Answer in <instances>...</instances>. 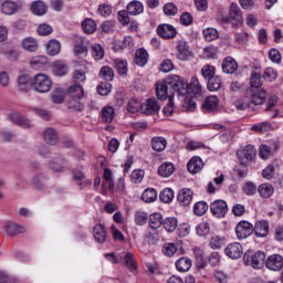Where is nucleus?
Here are the masks:
<instances>
[{"instance_id": "obj_1", "label": "nucleus", "mask_w": 283, "mask_h": 283, "mask_svg": "<svg viewBox=\"0 0 283 283\" xmlns=\"http://www.w3.org/2000/svg\"><path fill=\"white\" fill-rule=\"evenodd\" d=\"M167 85L172 90L171 96H178L181 101L184 112H193L196 109V102L189 97V82L179 75H170L166 78Z\"/></svg>"}, {"instance_id": "obj_2", "label": "nucleus", "mask_w": 283, "mask_h": 283, "mask_svg": "<svg viewBox=\"0 0 283 283\" xmlns=\"http://www.w3.org/2000/svg\"><path fill=\"white\" fill-rule=\"evenodd\" d=\"M262 85V75L256 72H252L250 77V88L245 91L247 98H251L253 105H263L266 101V91L260 88Z\"/></svg>"}, {"instance_id": "obj_3", "label": "nucleus", "mask_w": 283, "mask_h": 283, "mask_svg": "<svg viewBox=\"0 0 283 283\" xmlns=\"http://www.w3.org/2000/svg\"><path fill=\"white\" fill-rule=\"evenodd\" d=\"M30 87L39 94H48L52 90V80L43 73H38L30 81Z\"/></svg>"}, {"instance_id": "obj_4", "label": "nucleus", "mask_w": 283, "mask_h": 283, "mask_svg": "<svg viewBox=\"0 0 283 283\" xmlns=\"http://www.w3.org/2000/svg\"><path fill=\"white\" fill-rule=\"evenodd\" d=\"M126 10L119 11L117 17H118V21L119 23H122V25H129V14L132 17H136L138 14H143V2L140 1H132L130 3H128V6L126 7Z\"/></svg>"}, {"instance_id": "obj_5", "label": "nucleus", "mask_w": 283, "mask_h": 283, "mask_svg": "<svg viewBox=\"0 0 283 283\" xmlns=\"http://www.w3.org/2000/svg\"><path fill=\"white\" fill-rule=\"evenodd\" d=\"M266 260V253L262 251L247 250L243 255V264L252 269H262Z\"/></svg>"}, {"instance_id": "obj_6", "label": "nucleus", "mask_w": 283, "mask_h": 283, "mask_svg": "<svg viewBox=\"0 0 283 283\" xmlns=\"http://www.w3.org/2000/svg\"><path fill=\"white\" fill-rule=\"evenodd\" d=\"M210 211L214 218H224L229 213V206L227 201L218 199L210 203Z\"/></svg>"}, {"instance_id": "obj_7", "label": "nucleus", "mask_w": 283, "mask_h": 283, "mask_svg": "<svg viewBox=\"0 0 283 283\" xmlns=\"http://www.w3.org/2000/svg\"><path fill=\"white\" fill-rule=\"evenodd\" d=\"M253 233V224L249 221H240L235 227V234L239 240H247Z\"/></svg>"}, {"instance_id": "obj_8", "label": "nucleus", "mask_w": 283, "mask_h": 283, "mask_svg": "<svg viewBox=\"0 0 283 283\" xmlns=\"http://www.w3.org/2000/svg\"><path fill=\"white\" fill-rule=\"evenodd\" d=\"M255 147L253 145H247L242 150L237 151V156L242 165L247 167V160H253L255 158Z\"/></svg>"}, {"instance_id": "obj_9", "label": "nucleus", "mask_w": 283, "mask_h": 283, "mask_svg": "<svg viewBox=\"0 0 283 283\" xmlns=\"http://www.w3.org/2000/svg\"><path fill=\"white\" fill-rule=\"evenodd\" d=\"M229 17L233 28H240V25L244 23V19L242 18V11L240 10L238 3H232L230 6Z\"/></svg>"}, {"instance_id": "obj_10", "label": "nucleus", "mask_w": 283, "mask_h": 283, "mask_svg": "<svg viewBox=\"0 0 283 283\" xmlns=\"http://www.w3.org/2000/svg\"><path fill=\"white\" fill-rule=\"evenodd\" d=\"M224 253L231 260H240L244 255V249L239 242L230 243L224 249Z\"/></svg>"}, {"instance_id": "obj_11", "label": "nucleus", "mask_w": 283, "mask_h": 283, "mask_svg": "<svg viewBox=\"0 0 283 283\" xmlns=\"http://www.w3.org/2000/svg\"><path fill=\"white\" fill-rule=\"evenodd\" d=\"M176 51V55L179 61H189V59L192 56L191 50L189 49V43H187L185 40L178 41Z\"/></svg>"}, {"instance_id": "obj_12", "label": "nucleus", "mask_w": 283, "mask_h": 283, "mask_svg": "<svg viewBox=\"0 0 283 283\" xmlns=\"http://www.w3.org/2000/svg\"><path fill=\"white\" fill-rule=\"evenodd\" d=\"M264 264L270 271H282L283 256L280 254H272L265 260Z\"/></svg>"}, {"instance_id": "obj_13", "label": "nucleus", "mask_w": 283, "mask_h": 283, "mask_svg": "<svg viewBox=\"0 0 283 283\" xmlns=\"http://www.w3.org/2000/svg\"><path fill=\"white\" fill-rule=\"evenodd\" d=\"M171 90L169 84H167V80L164 83H157L156 85V96L159 101H167V98H169V101L174 97V95H171Z\"/></svg>"}, {"instance_id": "obj_14", "label": "nucleus", "mask_w": 283, "mask_h": 283, "mask_svg": "<svg viewBox=\"0 0 283 283\" xmlns=\"http://www.w3.org/2000/svg\"><path fill=\"white\" fill-rule=\"evenodd\" d=\"M191 200H193V190L189 188H184L179 190L177 195V201L181 207H189L191 205Z\"/></svg>"}, {"instance_id": "obj_15", "label": "nucleus", "mask_w": 283, "mask_h": 283, "mask_svg": "<svg viewBox=\"0 0 283 283\" xmlns=\"http://www.w3.org/2000/svg\"><path fill=\"white\" fill-rule=\"evenodd\" d=\"M280 149V144L277 142H271L269 145H262L259 150V156L262 160H268L273 151Z\"/></svg>"}, {"instance_id": "obj_16", "label": "nucleus", "mask_w": 283, "mask_h": 283, "mask_svg": "<svg viewBox=\"0 0 283 283\" xmlns=\"http://www.w3.org/2000/svg\"><path fill=\"white\" fill-rule=\"evenodd\" d=\"M8 118L9 120H11V123H14V125H19L24 129H30V127H32V123L30 122V119L25 118L20 113L13 112L8 115Z\"/></svg>"}, {"instance_id": "obj_17", "label": "nucleus", "mask_w": 283, "mask_h": 283, "mask_svg": "<svg viewBox=\"0 0 283 283\" xmlns=\"http://www.w3.org/2000/svg\"><path fill=\"white\" fill-rule=\"evenodd\" d=\"M160 112V104H158V101L148 98L143 105H142V113L146 114L147 116L151 114H158Z\"/></svg>"}, {"instance_id": "obj_18", "label": "nucleus", "mask_w": 283, "mask_h": 283, "mask_svg": "<svg viewBox=\"0 0 283 283\" xmlns=\"http://www.w3.org/2000/svg\"><path fill=\"white\" fill-rule=\"evenodd\" d=\"M157 34L161 39H174L178 34V31L171 24H161L157 27Z\"/></svg>"}, {"instance_id": "obj_19", "label": "nucleus", "mask_w": 283, "mask_h": 283, "mask_svg": "<svg viewBox=\"0 0 283 283\" xmlns=\"http://www.w3.org/2000/svg\"><path fill=\"white\" fill-rule=\"evenodd\" d=\"M93 235L98 244H105V242H107V231L102 223L95 224L93 228Z\"/></svg>"}, {"instance_id": "obj_20", "label": "nucleus", "mask_w": 283, "mask_h": 283, "mask_svg": "<svg viewBox=\"0 0 283 283\" xmlns=\"http://www.w3.org/2000/svg\"><path fill=\"white\" fill-rule=\"evenodd\" d=\"M202 167H205V161L198 156L192 157L187 165L189 174H198L202 171Z\"/></svg>"}, {"instance_id": "obj_21", "label": "nucleus", "mask_w": 283, "mask_h": 283, "mask_svg": "<svg viewBox=\"0 0 283 283\" xmlns=\"http://www.w3.org/2000/svg\"><path fill=\"white\" fill-rule=\"evenodd\" d=\"M43 140L48 145H57L59 144V133L55 128L49 127L43 132Z\"/></svg>"}, {"instance_id": "obj_22", "label": "nucleus", "mask_w": 283, "mask_h": 283, "mask_svg": "<svg viewBox=\"0 0 283 283\" xmlns=\"http://www.w3.org/2000/svg\"><path fill=\"white\" fill-rule=\"evenodd\" d=\"M238 71V62H235V59L228 56L222 61V72L224 74H235Z\"/></svg>"}, {"instance_id": "obj_23", "label": "nucleus", "mask_w": 283, "mask_h": 283, "mask_svg": "<svg viewBox=\"0 0 283 283\" xmlns=\"http://www.w3.org/2000/svg\"><path fill=\"white\" fill-rule=\"evenodd\" d=\"M73 180L80 187V189H85L92 185V180L86 179L85 174L81 170L73 171Z\"/></svg>"}, {"instance_id": "obj_24", "label": "nucleus", "mask_w": 283, "mask_h": 283, "mask_svg": "<svg viewBox=\"0 0 283 283\" xmlns=\"http://www.w3.org/2000/svg\"><path fill=\"white\" fill-rule=\"evenodd\" d=\"M30 10L35 17H43V14L48 13V4L41 0H36L31 3Z\"/></svg>"}, {"instance_id": "obj_25", "label": "nucleus", "mask_w": 283, "mask_h": 283, "mask_svg": "<svg viewBox=\"0 0 283 283\" xmlns=\"http://www.w3.org/2000/svg\"><path fill=\"white\" fill-rule=\"evenodd\" d=\"M45 50L49 56H56L61 54V42L56 39H52L45 44Z\"/></svg>"}, {"instance_id": "obj_26", "label": "nucleus", "mask_w": 283, "mask_h": 283, "mask_svg": "<svg viewBox=\"0 0 283 283\" xmlns=\"http://www.w3.org/2000/svg\"><path fill=\"white\" fill-rule=\"evenodd\" d=\"M4 229L8 235H19V233H25L27 229L23 226H19L12 221H8L4 224Z\"/></svg>"}, {"instance_id": "obj_27", "label": "nucleus", "mask_w": 283, "mask_h": 283, "mask_svg": "<svg viewBox=\"0 0 283 283\" xmlns=\"http://www.w3.org/2000/svg\"><path fill=\"white\" fill-rule=\"evenodd\" d=\"M253 232L256 238H266L269 235V222L259 221L253 228Z\"/></svg>"}, {"instance_id": "obj_28", "label": "nucleus", "mask_w": 283, "mask_h": 283, "mask_svg": "<svg viewBox=\"0 0 283 283\" xmlns=\"http://www.w3.org/2000/svg\"><path fill=\"white\" fill-rule=\"evenodd\" d=\"M192 262L191 259L187 256H181L176 261L175 266L179 273H187L191 269Z\"/></svg>"}, {"instance_id": "obj_29", "label": "nucleus", "mask_w": 283, "mask_h": 283, "mask_svg": "<svg viewBox=\"0 0 283 283\" xmlns=\"http://www.w3.org/2000/svg\"><path fill=\"white\" fill-rule=\"evenodd\" d=\"M20 8V4L18 2L11 1V0H7L2 3L1 6V12H3V14H14V12H17Z\"/></svg>"}, {"instance_id": "obj_30", "label": "nucleus", "mask_w": 283, "mask_h": 283, "mask_svg": "<svg viewBox=\"0 0 283 283\" xmlns=\"http://www.w3.org/2000/svg\"><path fill=\"white\" fill-rule=\"evenodd\" d=\"M148 224L150 229L156 230L163 227V214L160 212H154L148 218Z\"/></svg>"}, {"instance_id": "obj_31", "label": "nucleus", "mask_w": 283, "mask_h": 283, "mask_svg": "<svg viewBox=\"0 0 283 283\" xmlns=\"http://www.w3.org/2000/svg\"><path fill=\"white\" fill-rule=\"evenodd\" d=\"M163 253L164 255H167V258H172L176 253H179L180 255L185 253V251H182V249L179 250L176 243H165L163 247Z\"/></svg>"}, {"instance_id": "obj_32", "label": "nucleus", "mask_w": 283, "mask_h": 283, "mask_svg": "<svg viewBox=\"0 0 283 283\" xmlns=\"http://www.w3.org/2000/svg\"><path fill=\"white\" fill-rule=\"evenodd\" d=\"M258 192L261 198L268 199L273 196V193L275 192V188H273V185L271 184H261L258 188Z\"/></svg>"}, {"instance_id": "obj_33", "label": "nucleus", "mask_w": 283, "mask_h": 283, "mask_svg": "<svg viewBox=\"0 0 283 283\" xmlns=\"http://www.w3.org/2000/svg\"><path fill=\"white\" fill-rule=\"evenodd\" d=\"M176 171V167L171 163H164L158 168V174L161 178H169Z\"/></svg>"}, {"instance_id": "obj_34", "label": "nucleus", "mask_w": 283, "mask_h": 283, "mask_svg": "<svg viewBox=\"0 0 283 283\" xmlns=\"http://www.w3.org/2000/svg\"><path fill=\"white\" fill-rule=\"evenodd\" d=\"M207 88L209 92H218L222 90V77L214 75L212 78L207 81Z\"/></svg>"}, {"instance_id": "obj_35", "label": "nucleus", "mask_w": 283, "mask_h": 283, "mask_svg": "<svg viewBox=\"0 0 283 283\" xmlns=\"http://www.w3.org/2000/svg\"><path fill=\"white\" fill-rule=\"evenodd\" d=\"M67 94H70L71 98L81 99L85 96V91L80 84H74L69 87Z\"/></svg>"}, {"instance_id": "obj_36", "label": "nucleus", "mask_w": 283, "mask_h": 283, "mask_svg": "<svg viewBox=\"0 0 283 283\" xmlns=\"http://www.w3.org/2000/svg\"><path fill=\"white\" fill-rule=\"evenodd\" d=\"M219 103H220V99L218 98V96L216 95L208 96L202 105V108L205 109V112H213V109L218 107Z\"/></svg>"}, {"instance_id": "obj_37", "label": "nucleus", "mask_w": 283, "mask_h": 283, "mask_svg": "<svg viewBox=\"0 0 283 283\" xmlns=\"http://www.w3.org/2000/svg\"><path fill=\"white\" fill-rule=\"evenodd\" d=\"M70 72V69L67 67V64L63 61H56L53 64V73L55 76H65Z\"/></svg>"}, {"instance_id": "obj_38", "label": "nucleus", "mask_w": 283, "mask_h": 283, "mask_svg": "<svg viewBox=\"0 0 283 283\" xmlns=\"http://www.w3.org/2000/svg\"><path fill=\"white\" fill-rule=\"evenodd\" d=\"M22 48L27 52H36L39 50V42L34 38H25L22 40Z\"/></svg>"}, {"instance_id": "obj_39", "label": "nucleus", "mask_w": 283, "mask_h": 283, "mask_svg": "<svg viewBox=\"0 0 283 283\" xmlns=\"http://www.w3.org/2000/svg\"><path fill=\"white\" fill-rule=\"evenodd\" d=\"M147 61H149V53H147V51L145 49H139L136 52L135 55V62L137 65H139L140 67L147 65Z\"/></svg>"}, {"instance_id": "obj_40", "label": "nucleus", "mask_w": 283, "mask_h": 283, "mask_svg": "<svg viewBox=\"0 0 283 283\" xmlns=\"http://www.w3.org/2000/svg\"><path fill=\"white\" fill-rule=\"evenodd\" d=\"M48 63V57L45 55H38L30 60V65L32 70H43V66Z\"/></svg>"}, {"instance_id": "obj_41", "label": "nucleus", "mask_w": 283, "mask_h": 283, "mask_svg": "<svg viewBox=\"0 0 283 283\" xmlns=\"http://www.w3.org/2000/svg\"><path fill=\"white\" fill-rule=\"evenodd\" d=\"M82 30L85 34H94L96 32V22L92 18L82 21Z\"/></svg>"}, {"instance_id": "obj_42", "label": "nucleus", "mask_w": 283, "mask_h": 283, "mask_svg": "<svg viewBox=\"0 0 283 283\" xmlns=\"http://www.w3.org/2000/svg\"><path fill=\"white\" fill-rule=\"evenodd\" d=\"M163 227L168 233H174L175 229H178V219L174 217H168L165 220H163Z\"/></svg>"}, {"instance_id": "obj_43", "label": "nucleus", "mask_w": 283, "mask_h": 283, "mask_svg": "<svg viewBox=\"0 0 283 283\" xmlns=\"http://www.w3.org/2000/svg\"><path fill=\"white\" fill-rule=\"evenodd\" d=\"M151 147L154 151H165L167 147V139L164 137H154L151 139Z\"/></svg>"}, {"instance_id": "obj_44", "label": "nucleus", "mask_w": 283, "mask_h": 283, "mask_svg": "<svg viewBox=\"0 0 283 283\" xmlns=\"http://www.w3.org/2000/svg\"><path fill=\"white\" fill-rule=\"evenodd\" d=\"M114 67L117 71V73L119 74V76H127V72H128L127 61L116 59V60H114Z\"/></svg>"}, {"instance_id": "obj_45", "label": "nucleus", "mask_w": 283, "mask_h": 283, "mask_svg": "<svg viewBox=\"0 0 283 283\" xmlns=\"http://www.w3.org/2000/svg\"><path fill=\"white\" fill-rule=\"evenodd\" d=\"M92 56L96 61H103L105 59V49L98 43L92 45Z\"/></svg>"}, {"instance_id": "obj_46", "label": "nucleus", "mask_w": 283, "mask_h": 283, "mask_svg": "<svg viewBox=\"0 0 283 283\" xmlns=\"http://www.w3.org/2000/svg\"><path fill=\"white\" fill-rule=\"evenodd\" d=\"M98 76L103 81H114V70L111 66H102Z\"/></svg>"}, {"instance_id": "obj_47", "label": "nucleus", "mask_w": 283, "mask_h": 283, "mask_svg": "<svg viewBox=\"0 0 283 283\" xmlns=\"http://www.w3.org/2000/svg\"><path fill=\"white\" fill-rule=\"evenodd\" d=\"M156 198H158V192L154 188H148L142 193L144 202H155Z\"/></svg>"}, {"instance_id": "obj_48", "label": "nucleus", "mask_w": 283, "mask_h": 283, "mask_svg": "<svg viewBox=\"0 0 283 283\" xmlns=\"http://www.w3.org/2000/svg\"><path fill=\"white\" fill-rule=\"evenodd\" d=\"M115 111L112 106L102 108V120L103 123H112L114 120Z\"/></svg>"}, {"instance_id": "obj_49", "label": "nucleus", "mask_w": 283, "mask_h": 283, "mask_svg": "<svg viewBox=\"0 0 283 283\" xmlns=\"http://www.w3.org/2000/svg\"><path fill=\"white\" fill-rule=\"evenodd\" d=\"M32 81V78H30V76L28 74H22L18 77V87L20 90V92H28L29 87L28 85H30V82Z\"/></svg>"}, {"instance_id": "obj_50", "label": "nucleus", "mask_w": 283, "mask_h": 283, "mask_svg": "<svg viewBox=\"0 0 283 283\" xmlns=\"http://www.w3.org/2000/svg\"><path fill=\"white\" fill-rule=\"evenodd\" d=\"M159 200L165 205H169L174 200V190L171 188H166L159 193Z\"/></svg>"}, {"instance_id": "obj_51", "label": "nucleus", "mask_w": 283, "mask_h": 283, "mask_svg": "<svg viewBox=\"0 0 283 283\" xmlns=\"http://www.w3.org/2000/svg\"><path fill=\"white\" fill-rule=\"evenodd\" d=\"M201 76H203L205 81H209L216 76V66L213 65H205L201 69Z\"/></svg>"}, {"instance_id": "obj_52", "label": "nucleus", "mask_w": 283, "mask_h": 283, "mask_svg": "<svg viewBox=\"0 0 283 283\" xmlns=\"http://www.w3.org/2000/svg\"><path fill=\"white\" fill-rule=\"evenodd\" d=\"M51 101L52 103H55L56 105H61L65 101V93H63V90L55 88L53 93L51 94Z\"/></svg>"}, {"instance_id": "obj_53", "label": "nucleus", "mask_w": 283, "mask_h": 283, "mask_svg": "<svg viewBox=\"0 0 283 283\" xmlns=\"http://www.w3.org/2000/svg\"><path fill=\"white\" fill-rule=\"evenodd\" d=\"M209 211V205L205 201L196 202L193 206V213L196 216H205Z\"/></svg>"}, {"instance_id": "obj_54", "label": "nucleus", "mask_w": 283, "mask_h": 283, "mask_svg": "<svg viewBox=\"0 0 283 283\" xmlns=\"http://www.w3.org/2000/svg\"><path fill=\"white\" fill-rule=\"evenodd\" d=\"M193 253H195V258L198 266H200L201 269H205V266H207V259L205 258V252L198 248H195Z\"/></svg>"}, {"instance_id": "obj_55", "label": "nucleus", "mask_w": 283, "mask_h": 283, "mask_svg": "<svg viewBox=\"0 0 283 283\" xmlns=\"http://www.w3.org/2000/svg\"><path fill=\"white\" fill-rule=\"evenodd\" d=\"M251 104L253 105V103L251 102V98L247 97V95L244 98H239L234 102L237 109H240V111L249 109L251 107Z\"/></svg>"}, {"instance_id": "obj_56", "label": "nucleus", "mask_w": 283, "mask_h": 283, "mask_svg": "<svg viewBox=\"0 0 283 283\" xmlns=\"http://www.w3.org/2000/svg\"><path fill=\"white\" fill-rule=\"evenodd\" d=\"M226 244L224 238L220 235H214L210 239L209 247L210 249H222Z\"/></svg>"}, {"instance_id": "obj_57", "label": "nucleus", "mask_w": 283, "mask_h": 283, "mask_svg": "<svg viewBox=\"0 0 283 283\" xmlns=\"http://www.w3.org/2000/svg\"><path fill=\"white\" fill-rule=\"evenodd\" d=\"M36 32L40 36H50L54 32V29L48 23H42L38 27Z\"/></svg>"}, {"instance_id": "obj_58", "label": "nucleus", "mask_w": 283, "mask_h": 283, "mask_svg": "<svg viewBox=\"0 0 283 283\" xmlns=\"http://www.w3.org/2000/svg\"><path fill=\"white\" fill-rule=\"evenodd\" d=\"M34 189H38V191L43 190L45 187V177L43 175H36L32 179Z\"/></svg>"}, {"instance_id": "obj_59", "label": "nucleus", "mask_w": 283, "mask_h": 283, "mask_svg": "<svg viewBox=\"0 0 283 283\" xmlns=\"http://www.w3.org/2000/svg\"><path fill=\"white\" fill-rule=\"evenodd\" d=\"M242 189L245 196H255V193H258V187L253 184V181L245 182Z\"/></svg>"}, {"instance_id": "obj_60", "label": "nucleus", "mask_w": 283, "mask_h": 283, "mask_svg": "<svg viewBox=\"0 0 283 283\" xmlns=\"http://www.w3.org/2000/svg\"><path fill=\"white\" fill-rule=\"evenodd\" d=\"M270 129H271V123H269V122H262L260 124L252 126V132H260V134L270 132Z\"/></svg>"}, {"instance_id": "obj_61", "label": "nucleus", "mask_w": 283, "mask_h": 283, "mask_svg": "<svg viewBox=\"0 0 283 283\" xmlns=\"http://www.w3.org/2000/svg\"><path fill=\"white\" fill-rule=\"evenodd\" d=\"M135 222L136 224H138V227H143L144 224H147V212L137 211L135 213Z\"/></svg>"}, {"instance_id": "obj_62", "label": "nucleus", "mask_w": 283, "mask_h": 283, "mask_svg": "<svg viewBox=\"0 0 283 283\" xmlns=\"http://www.w3.org/2000/svg\"><path fill=\"white\" fill-rule=\"evenodd\" d=\"M263 78H265V81H270V83L275 81V78H277V71H275V69L272 67L265 69L263 73Z\"/></svg>"}, {"instance_id": "obj_63", "label": "nucleus", "mask_w": 283, "mask_h": 283, "mask_svg": "<svg viewBox=\"0 0 283 283\" xmlns=\"http://www.w3.org/2000/svg\"><path fill=\"white\" fill-rule=\"evenodd\" d=\"M203 36L206 41H214V39H218V30L213 28H208L203 30Z\"/></svg>"}, {"instance_id": "obj_64", "label": "nucleus", "mask_w": 283, "mask_h": 283, "mask_svg": "<svg viewBox=\"0 0 283 283\" xmlns=\"http://www.w3.org/2000/svg\"><path fill=\"white\" fill-rule=\"evenodd\" d=\"M50 169H52L55 172L63 171L65 169V159H62L60 161H51Z\"/></svg>"}]
</instances>
